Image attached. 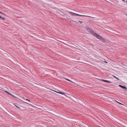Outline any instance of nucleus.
Listing matches in <instances>:
<instances>
[{
  "label": "nucleus",
  "instance_id": "f8f14e48",
  "mask_svg": "<svg viewBox=\"0 0 127 127\" xmlns=\"http://www.w3.org/2000/svg\"><path fill=\"white\" fill-rule=\"evenodd\" d=\"M24 99L26 101L28 100V101L29 102H30V101L29 100H28L27 99Z\"/></svg>",
  "mask_w": 127,
  "mask_h": 127
},
{
  "label": "nucleus",
  "instance_id": "6ab92c4d",
  "mask_svg": "<svg viewBox=\"0 0 127 127\" xmlns=\"http://www.w3.org/2000/svg\"><path fill=\"white\" fill-rule=\"evenodd\" d=\"M104 62H105V63H107V62H106V61H104Z\"/></svg>",
  "mask_w": 127,
  "mask_h": 127
},
{
  "label": "nucleus",
  "instance_id": "0eeeda50",
  "mask_svg": "<svg viewBox=\"0 0 127 127\" xmlns=\"http://www.w3.org/2000/svg\"><path fill=\"white\" fill-rule=\"evenodd\" d=\"M56 92L58 93L59 94H61L63 95H64L65 94V93L62 92Z\"/></svg>",
  "mask_w": 127,
  "mask_h": 127
},
{
  "label": "nucleus",
  "instance_id": "f3484780",
  "mask_svg": "<svg viewBox=\"0 0 127 127\" xmlns=\"http://www.w3.org/2000/svg\"><path fill=\"white\" fill-rule=\"evenodd\" d=\"M123 0V1H124V2L125 1L124 0Z\"/></svg>",
  "mask_w": 127,
  "mask_h": 127
},
{
  "label": "nucleus",
  "instance_id": "f03ea898",
  "mask_svg": "<svg viewBox=\"0 0 127 127\" xmlns=\"http://www.w3.org/2000/svg\"><path fill=\"white\" fill-rule=\"evenodd\" d=\"M74 14H75V15H76L77 16H85V17H91L90 16H87V15H81L80 14H77L76 13H73Z\"/></svg>",
  "mask_w": 127,
  "mask_h": 127
},
{
  "label": "nucleus",
  "instance_id": "7ed1b4c3",
  "mask_svg": "<svg viewBox=\"0 0 127 127\" xmlns=\"http://www.w3.org/2000/svg\"><path fill=\"white\" fill-rule=\"evenodd\" d=\"M101 80L102 81H103V82H107V83H112V82H111L109 81H108V80H104V79H101Z\"/></svg>",
  "mask_w": 127,
  "mask_h": 127
},
{
  "label": "nucleus",
  "instance_id": "20e7f679",
  "mask_svg": "<svg viewBox=\"0 0 127 127\" xmlns=\"http://www.w3.org/2000/svg\"><path fill=\"white\" fill-rule=\"evenodd\" d=\"M91 32V34L95 36L96 35H97V33H95L94 32L92 31V30Z\"/></svg>",
  "mask_w": 127,
  "mask_h": 127
},
{
  "label": "nucleus",
  "instance_id": "1a4fd4ad",
  "mask_svg": "<svg viewBox=\"0 0 127 127\" xmlns=\"http://www.w3.org/2000/svg\"><path fill=\"white\" fill-rule=\"evenodd\" d=\"M5 92H6V93H8V94H9L11 95L12 96H14L12 95L11 94H10V93H9L8 92V91H5Z\"/></svg>",
  "mask_w": 127,
  "mask_h": 127
},
{
  "label": "nucleus",
  "instance_id": "39448f33",
  "mask_svg": "<svg viewBox=\"0 0 127 127\" xmlns=\"http://www.w3.org/2000/svg\"><path fill=\"white\" fill-rule=\"evenodd\" d=\"M86 29L87 30V31H88L89 32H91L92 30L91 29L89 28H88V27H87L86 28Z\"/></svg>",
  "mask_w": 127,
  "mask_h": 127
},
{
  "label": "nucleus",
  "instance_id": "f257e3e1",
  "mask_svg": "<svg viewBox=\"0 0 127 127\" xmlns=\"http://www.w3.org/2000/svg\"><path fill=\"white\" fill-rule=\"evenodd\" d=\"M96 38L99 39L101 40L102 41L104 40V38L102 36H101L100 35L98 34L96 35Z\"/></svg>",
  "mask_w": 127,
  "mask_h": 127
},
{
  "label": "nucleus",
  "instance_id": "a211bd4d",
  "mask_svg": "<svg viewBox=\"0 0 127 127\" xmlns=\"http://www.w3.org/2000/svg\"><path fill=\"white\" fill-rule=\"evenodd\" d=\"M117 102L118 103V102H117ZM119 103L120 104H121V103H120L119 102Z\"/></svg>",
  "mask_w": 127,
  "mask_h": 127
},
{
  "label": "nucleus",
  "instance_id": "423d86ee",
  "mask_svg": "<svg viewBox=\"0 0 127 127\" xmlns=\"http://www.w3.org/2000/svg\"><path fill=\"white\" fill-rule=\"evenodd\" d=\"M119 86L121 88H124L125 89H127V88L125 86H123L121 85H119Z\"/></svg>",
  "mask_w": 127,
  "mask_h": 127
},
{
  "label": "nucleus",
  "instance_id": "4468645a",
  "mask_svg": "<svg viewBox=\"0 0 127 127\" xmlns=\"http://www.w3.org/2000/svg\"><path fill=\"white\" fill-rule=\"evenodd\" d=\"M1 13L2 14H3V15H5V16L6 15V14L5 13H3L2 12V13Z\"/></svg>",
  "mask_w": 127,
  "mask_h": 127
},
{
  "label": "nucleus",
  "instance_id": "9b49d317",
  "mask_svg": "<svg viewBox=\"0 0 127 127\" xmlns=\"http://www.w3.org/2000/svg\"><path fill=\"white\" fill-rule=\"evenodd\" d=\"M66 80H68V81H69L71 82H72L73 83V82H72V81H71V80H69V79H67L66 78Z\"/></svg>",
  "mask_w": 127,
  "mask_h": 127
},
{
  "label": "nucleus",
  "instance_id": "9d476101",
  "mask_svg": "<svg viewBox=\"0 0 127 127\" xmlns=\"http://www.w3.org/2000/svg\"><path fill=\"white\" fill-rule=\"evenodd\" d=\"M113 77L115 78L116 79H117L118 80H119V79L118 78H117V77H116V76H113Z\"/></svg>",
  "mask_w": 127,
  "mask_h": 127
},
{
  "label": "nucleus",
  "instance_id": "4be33fe9",
  "mask_svg": "<svg viewBox=\"0 0 127 127\" xmlns=\"http://www.w3.org/2000/svg\"><path fill=\"white\" fill-rule=\"evenodd\" d=\"M126 2L127 3V1H126Z\"/></svg>",
  "mask_w": 127,
  "mask_h": 127
},
{
  "label": "nucleus",
  "instance_id": "ddd939ff",
  "mask_svg": "<svg viewBox=\"0 0 127 127\" xmlns=\"http://www.w3.org/2000/svg\"><path fill=\"white\" fill-rule=\"evenodd\" d=\"M1 19H2L3 20H5V19L4 18L1 17Z\"/></svg>",
  "mask_w": 127,
  "mask_h": 127
},
{
  "label": "nucleus",
  "instance_id": "412c9836",
  "mask_svg": "<svg viewBox=\"0 0 127 127\" xmlns=\"http://www.w3.org/2000/svg\"><path fill=\"white\" fill-rule=\"evenodd\" d=\"M1 17L0 16V18H1Z\"/></svg>",
  "mask_w": 127,
  "mask_h": 127
},
{
  "label": "nucleus",
  "instance_id": "2eb2a0df",
  "mask_svg": "<svg viewBox=\"0 0 127 127\" xmlns=\"http://www.w3.org/2000/svg\"><path fill=\"white\" fill-rule=\"evenodd\" d=\"M16 106V107L18 108H19V107H18L15 104H14Z\"/></svg>",
  "mask_w": 127,
  "mask_h": 127
},
{
  "label": "nucleus",
  "instance_id": "dca6fc26",
  "mask_svg": "<svg viewBox=\"0 0 127 127\" xmlns=\"http://www.w3.org/2000/svg\"><path fill=\"white\" fill-rule=\"evenodd\" d=\"M79 21V22L81 23H83V22L82 21Z\"/></svg>",
  "mask_w": 127,
  "mask_h": 127
},
{
  "label": "nucleus",
  "instance_id": "6e6552de",
  "mask_svg": "<svg viewBox=\"0 0 127 127\" xmlns=\"http://www.w3.org/2000/svg\"><path fill=\"white\" fill-rule=\"evenodd\" d=\"M73 13H75L72 12H69V15L71 16H74V15H75V14H74Z\"/></svg>",
  "mask_w": 127,
  "mask_h": 127
},
{
  "label": "nucleus",
  "instance_id": "aec40b11",
  "mask_svg": "<svg viewBox=\"0 0 127 127\" xmlns=\"http://www.w3.org/2000/svg\"><path fill=\"white\" fill-rule=\"evenodd\" d=\"M0 13H2V12H1L0 11Z\"/></svg>",
  "mask_w": 127,
  "mask_h": 127
}]
</instances>
